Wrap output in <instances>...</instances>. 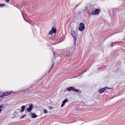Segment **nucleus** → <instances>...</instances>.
Segmentation results:
<instances>
[{"label": "nucleus", "instance_id": "f257e3e1", "mask_svg": "<svg viewBox=\"0 0 125 125\" xmlns=\"http://www.w3.org/2000/svg\"><path fill=\"white\" fill-rule=\"evenodd\" d=\"M75 51V47H68L66 48V53L65 56L68 57L71 56Z\"/></svg>", "mask_w": 125, "mask_h": 125}, {"label": "nucleus", "instance_id": "f03ea898", "mask_svg": "<svg viewBox=\"0 0 125 125\" xmlns=\"http://www.w3.org/2000/svg\"><path fill=\"white\" fill-rule=\"evenodd\" d=\"M79 26L78 28V30L81 31H83L85 28L84 24L83 23H80Z\"/></svg>", "mask_w": 125, "mask_h": 125}, {"label": "nucleus", "instance_id": "7ed1b4c3", "mask_svg": "<svg viewBox=\"0 0 125 125\" xmlns=\"http://www.w3.org/2000/svg\"><path fill=\"white\" fill-rule=\"evenodd\" d=\"M100 12V10L99 9H95L94 11H92L91 13L92 15H96L99 14Z\"/></svg>", "mask_w": 125, "mask_h": 125}, {"label": "nucleus", "instance_id": "20e7f679", "mask_svg": "<svg viewBox=\"0 0 125 125\" xmlns=\"http://www.w3.org/2000/svg\"><path fill=\"white\" fill-rule=\"evenodd\" d=\"M107 88L111 89V88H109L108 87H106L104 88H102L101 89H99L98 90V91L100 93H102L103 92H104L106 90V89Z\"/></svg>", "mask_w": 125, "mask_h": 125}, {"label": "nucleus", "instance_id": "39448f33", "mask_svg": "<svg viewBox=\"0 0 125 125\" xmlns=\"http://www.w3.org/2000/svg\"><path fill=\"white\" fill-rule=\"evenodd\" d=\"M71 34L73 37V39H75V40L77 39L76 34L75 31H72L71 32Z\"/></svg>", "mask_w": 125, "mask_h": 125}, {"label": "nucleus", "instance_id": "423d86ee", "mask_svg": "<svg viewBox=\"0 0 125 125\" xmlns=\"http://www.w3.org/2000/svg\"><path fill=\"white\" fill-rule=\"evenodd\" d=\"M56 32V30L54 27H52V29L49 33V34H51V33H55Z\"/></svg>", "mask_w": 125, "mask_h": 125}, {"label": "nucleus", "instance_id": "0eeeda50", "mask_svg": "<svg viewBox=\"0 0 125 125\" xmlns=\"http://www.w3.org/2000/svg\"><path fill=\"white\" fill-rule=\"evenodd\" d=\"M33 107V105L32 104H31L29 106L28 108L27 109V110L28 112H30Z\"/></svg>", "mask_w": 125, "mask_h": 125}, {"label": "nucleus", "instance_id": "6e6552de", "mask_svg": "<svg viewBox=\"0 0 125 125\" xmlns=\"http://www.w3.org/2000/svg\"><path fill=\"white\" fill-rule=\"evenodd\" d=\"M68 100L67 99H66L64 100L62 102V104L61 105V107H62L63 106H64L65 103L66 102H68Z\"/></svg>", "mask_w": 125, "mask_h": 125}, {"label": "nucleus", "instance_id": "1a4fd4ad", "mask_svg": "<svg viewBox=\"0 0 125 125\" xmlns=\"http://www.w3.org/2000/svg\"><path fill=\"white\" fill-rule=\"evenodd\" d=\"M32 86L30 87L29 88L25 90L24 91V92H26V91L28 92H30L32 90Z\"/></svg>", "mask_w": 125, "mask_h": 125}, {"label": "nucleus", "instance_id": "9d476101", "mask_svg": "<svg viewBox=\"0 0 125 125\" xmlns=\"http://www.w3.org/2000/svg\"><path fill=\"white\" fill-rule=\"evenodd\" d=\"M73 86L70 87H69L67 88V90L68 91H71V90L73 91Z\"/></svg>", "mask_w": 125, "mask_h": 125}, {"label": "nucleus", "instance_id": "9b49d317", "mask_svg": "<svg viewBox=\"0 0 125 125\" xmlns=\"http://www.w3.org/2000/svg\"><path fill=\"white\" fill-rule=\"evenodd\" d=\"M11 92H5L4 93H3L4 94V95L5 96H6L9 95L10 94H11Z\"/></svg>", "mask_w": 125, "mask_h": 125}, {"label": "nucleus", "instance_id": "f8f14e48", "mask_svg": "<svg viewBox=\"0 0 125 125\" xmlns=\"http://www.w3.org/2000/svg\"><path fill=\"white\" fill-rule=\"evenodd\" d=\"M120 42H113L112 43L111 45V46L112 47L114 45L116 44H117L118 43Z\"/></svg>", "mask_w": 125, "mask_h": 125}, {"label": "nucleus", "instance_id": "ddd939ff", "mask_svg": "<svg viewBox=\"0 0 125 125\" xmlns=\"http://www.w3.org/2000/svg\"><path fill=\"white\" fill-rule=\"evenodd\" d=\"M25 108V106L24 105L22 106L21 108V110L20 111V112H23Z\"/></svg>", "mask_w": 125, "mask_h": 125}, {"label": "nucleus", "instance_id": "4468645a", "mask_svg": "<svg viewBox=\"0 0 125 125\" xmlns=\"http://www.w3.org/2000/svg\"><path fill=\"white\" fill-rule=\"evenodd\" d=\"M31 116L32 118H36L37 116L35 114V113H34L32 114Z\"/></svg>", "mask_w": 125, "mask_h": 125}, {"label": "nucleus", "instance_id": "2eb2a0df", "mask_svg": "<svg viewBox=\"0 0 125 125\" xmlns=\"http://www.w3.org/2000/svg\"><path fill=\"white\" fill-rule=\"evenodd\" d=\"M79 89L74 88V87H73V91L76 92H79Z\"/></svg>", "mask_w": 125, "mask_h": 125}, {"label": "nucleus", "instance_id": "dca6fc26", "mask_svg": "<svg viewBox=\"0 0 125 125\" xmlns=\"http://www.w3.org/2000/svg\"><path fill=\"white\" fill-rule=\"evenodd\" d=\"M4 107L3 105V104L0 105V113L1 112L2 110L1 109V108H3Z\"/></svg>", "mask_w": 125, "mask_h": 125}, {"label": "nucleus", "instance_id": "f3484780", "mask_svg": "<svg viewBox=\"0 0 125 125\" xmlns=\"http://www.w3.org/2000/svg\"><path fill=\"white\" fill-rule=\"evenodd\" d=\"M43 112L44 113H47L48 112L47 110L46 109H44Z\"/></svg>", "mask_w": 125, "mask_h": 125}, {"label": "nucleus", "instance_id": "a211bd4d", "mask_svg": "<svg viewBox=\"0 0 125 125\" xmlns=\"http://www.w3.org/2000/svg\"><path fill=\"white\" fill-rule=\"evenodd\" d=\"M4 93H3V94H2L1 95H0V98H2V97H3L4 96H5L4 95Z\"/></svg>", "mask_w": 125, "mask_h": 125}, {"label": "nucleus", "instance_id": "6ab92c4d", "mask_svg": "<svg viewBox=\"0 0 125 125\" xmlns=\"http://www.w3.org/2000/svg\"><path fill=\"white\" fill-rule=\"evenodd\" d=\"M54 65V63H53V64H52V67H51L50 70H49V71L48 72V73H49V72H50V71H51V69L52 68V67Z\"/></svg>", "mask_w": 125, "mask_h": 125}, {"label": "nucleus", "instance_id": "aec40b11", "mask_svg": "<svg viewBox=\"0 0 125 125\" xmlns=\"http://www.w3.org/2000/svg\"><path fill=\"white\" fill-rule=\"evenodd\" d=\"M4 6V5L3 4H0V7H2Z\"/></svg>", "mask_w": 125, "mask_h": 125}, {"label": "nucleus", "instance_id": "412c9836", "mask_svg": "<svg viewBox=\"0 0 125 125\" xmlns=\"http://www.w3.org/2000/svg\"><path fill=\"white\" fill-rule=\"evenodd\" d=\"M26 115V114H24V115H23L21 116V117H20V118H23Z\"/></svg>", "mask_w": 125, "mask_h": 125}, {"label": "nucleus", "instance_id": "4be33fe9", "mask_svg": "<svg viewBox=\"0 0 125 125\" xmlns=\"http://www.w3.org/2000/svg\"><path fill=\"white\" fill-rule=\"evenodd\" d=\"M85 72V71L83 72L81 74H78L77 75V77L80 76L81 75V74H83V73H84Z\"/></svg>", "mask_w": 125, "mask_h": 125}, {"label": "nucleus", "instance_id": "5701e85b", "mask_svg": "<svg viewBox=\"0 0 125 125\" xmlns=\"http://www.w3.org/2000/svg\"><path fill=\"white\" fill-rule=\"evenodd\" d=\"M74 43H75L74 45H75V44H76V41L77 39H76V40L75 39H74Z\"/></svg>", "mask_w": 125, "mask_h": 125}, {"label": "nucleus", "instance_id": "b1692460", "mask_svg": "<svg viewBox=\"0 0 125 125\" xmlns=\"http://www.w3.org/2000/svg\"><path fill=\"white\" fill-rule=\"evenodd\" d=\"M5 0L6 2H9L10 0Z\"/></svg>", "mask_w": 125, "mask_h": 125}, {"label": "nucleus", "instance_id": "393cba45", "mask_svg": "<svg viewBox=\"0 0 125 125\" xmlns=\"http://www.w3.org/2000/svg\"><path fill=\"white\" fill-rule=\"evenodd\" d=\"M52 106L50 107H49V108L50 109H52Z\"/></svg>", "mask_w": 125, "mask_h": 125}, {"label": "nucleus", "instance_id": "a878e982", "mask_svg": "<svg viewBox=\"0 0 125 125\" xmlns=\"http://www.w3.org/2000/svg\"><path fill=\"white\" fill-rule=\"evenodd\" d=\"M23 18H24V20H25L26 21V22H28V21H26V20L24 18V17H23Z\"/></svg>", "mask_w": 125, "mask_h": 125}, {"label": "nucleus", "instance_id": "bb28decb", "mask_svg": "<svg viewBox=\"0 0 125 125\" xmlns=\"http://www.w3.org/2000/svg\"><path fill=\"white\" fill-rule=\"evenodd\" d=\"M53 54L54 55V52H53Z\"/></svg>", "mask_w": 125, "mask_h": 125}, {"label": "nucleus", "instance_id": "cd10ccee", "mask_svg": "<svg viewBox=\"0 0 125 125\" xmlns=\"http://www.w3.org/2000/svg\"><path fill=\"white\" fill-rule=\"evenodd\" d=\"M124 40H125V37Z\"/></svg>", "mask_w": 125, "mask_h": 125}, {"label": "nucleus", "instance_id": "c85d7f7f", "mask_svg": "<svg viewBox=\"0 0 125 125\" xmlns=\"http://www.w3.org/2000/svg\"><path fill=\"white\" fill-rule=\"evenodd\" d=\"M81 92V91H80V93Z\"/></svg>", "mask_w": 125, "mask_h": 125}]
</instances>
